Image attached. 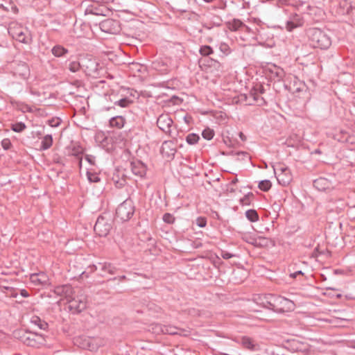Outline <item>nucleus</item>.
<instances>
[{"mask_svg":"<svg viewBox=\"0 0 355 355\" xmlns=\"http://www.w3.org/2000/svg\"><path fill=\"white\" fill-rule=\"evenodd\" d=\"M309 44L313 48L327 49L331 45L330 36L324 31L318 28H311L307 31Z\"/></svg>","mask_w":355,"mask_h":355,"instance_id":"obj_1","label":"nucleus"},{"mask_svg":"<svg viewBox=\"0 0 355 355\" xmlns=\"http://www.w3.org/2000/svg\"><path fill=\"white\" fill-rule=\"evenodd\" d=\"M14 337L19 340L24 345L32 347H39L45 342L42 334L34 333L24 329H18L14 331Z\"/></svg>","mask_w":355,"mask_h":355,"instance_id":"obj_2","label":"nucleus"},{"mask_svg":"<svg viewBox=\"0 0 355 355\" xmlns=\"http://www.w3.org/2000/svg\"><path fill=\"white\" fill-rule=\"evenodd\" d=\"M82 69L87 76L94 78H100L105 71V69L99 62L92 57H85L82 59Z\"/></svg>","mask_w":355,"mask_h":355,"instance_id":"obj_3","label":"nucleus"},{"mask_svg":"<svg viewBox=\"0 0 355 355\" xmlns=\"http://www.w3.org/2000/svg\"><path fill=\"white\" fill-rule=\"evenodd\" d=\"M135 211V207L133 201L130 198H128L118 206L116 216L122 222H126L133 216Z\"/></svg>","mask_w":355,"mask_h":355,"instance_id":"obj_4","label":"nucleus"},{"mask_svg":"<svg viewBox=\"0 0 355 355\" xmlns=\"http://www.w3.org/2000/svg\"><path fill=\"white\" fill-rule=\"evenodd\" d=\"M272 311L277 313L288 312L294 309L295 304L293 301L278 295H273Z\"/></svg>","mask_w":355,"mask_h":355,"instance_id":"obj_5","label":"nucleus"},{"mask_svg":"<svg viewBox=\"0 0 355 355\" xmlns=\"http://www.w3.org/2000/svg\"><path fill=\"white\" fill-rule=\"evenodd\" d=\"M8 31L9 35L15 40L24 44H28L30 40V35L27 33V31H24L21 25L17 22H11L9 24Z\"/></svg>","mask_w":355,"mask_h":355,"instance_id":"obj_6","label":"nucleus"},{"mask_svg":"<svg viewBox=\"0 0 355 355\" xmlns=\"http://www.w3.org/2000/svg\"><path fill=\"white\" fill-rule=\"evenodd\" d=\"M112 228V221L110 218L100 216L94 225V230L99 236H106Z\"/></svg>","mask_w":355,"mask_h":355,"instance_id":"obj_7","label":"nucleus"},{"mask_svg":"<svg viewBox=\"0 0 355 355\" xmlns=\"http://www.w3.org/2000/svg\"><path fill=\"white\" fill-rule=\"evenodd\" d=\"M69 309L73 313H78L83 311L87 307L86 299L83 296L73 298L72 297L67 300Z\"/></svg>","mask_w":355,"mask_h":355,"instance_id":"obj_8","label":"nucleus"},{"mask_svg":"<svg viewBox=\"0 0 355 355\" xmlns=\"http://www.w3.org/2000/svg\"><path fill=\"white\" fill-rule=\"evenodd\" d=\"M304 24V19L302 15L295 12L291 13L286 23V29L291 32L296 28L302 26Z\"/></svg>","mask_w":355,"mask_h":355,"instance_id":"obj_9","label":"nucleus"},{"mask_svg":"<svg viewBox=\"0 0 355 355\" xmlns=\"http://www.w3.org/2000/svg\"><path fill=\"white\" fill-rule=\"evenodd\" d=\"M173 123V120L168 114H161L157 120L158 128L171 137H172L171 128Z\"/></svg>","mask_w":355,"mask_h":355,"instance_id":"obj_10","label":"nucleus"},{"mask_svg":"<svg viewBox=\"0 0 355 355\" xmlns=\"http://www.w3.org/2000/svg\"><path fill=\"white\" fill-rule=\"evenodd\" d=\"M279 173L277 175L278 182L282 186H288L292 180V174L290 169L284 166H280L278 168Z\"/></svg>","mask_w":355,"mask_h":355,"instance_id":"obj_11","label":"nucleus"},{"mask_svg":"<svg viewBox=\"0 0 355 355\" xmlns=\"http://www.w3.org/2000/svg\"><path fill=\"white\" fill-rule=\"evenodd\" d=\"M99 26L102 31L107 33H116L119 29V21L112 19L102 21Z\"/></svg>","mask_w":355,"mask_h":355,"instance_id":"obj_12","label":"nucleus"},{"mask_svg":"<svg viewBox=\"0 0 355 355\" xmlns=\"http://www.w3.org/2000/svg\"><path fill=\"white\" fill-rule=\"evenodd\" d=\"M160 153L165 157L173 158L176 153L175 144L171 140L164 141L160 149Z\"/></svg>","mask_w":355,"mask_h":355,"instance_id":"obj_13","label":"nucleus"},{"mask_svg":"<svg viewBox=\"0 0 355 355\" xmlns=\"http://www.w3.org/2000/svg\"><path fill=\"white\" fill-rule=\"evenodd\" d=\"M53 292L57 295L64 297L67 300L71 298L73 293V288L69 284L55 286L53 289Z\"/></svg>","mask_w":355,"mask_h":355,"instance_id":"obj_14","label":"nucleus"},{"mask_svg":"<svg viewBox=\"0 0 355 355\" xmlns=\"http://www.w3.org/2000/svg\"><path fill=\"white\" fill-rule=\"evenodd\" d=\"M131 171L135 175L142 178L146 173V167L140 161L133 162L131 163Z\"/></svg>","mask_w":355,"mask_h":355,"instance_id":"obj_15","label":"nucleus"},{"mask_svg":"<svg viewBox=\"0 0 355 355\" xmlns=\"http://www.w3.org/2000/svg\"><path fill=\"white\" fill-rule=\"evenodd\" d=\"M31 282L35 286H44L48 282V277L44 273H34L30 276Z\"/></svg>","mask_w":355,"mask_h":355,"instance_id":"obj_16","label":"nucleus"},{"mask_svg":"<svg viewBox=\"0 0 355 355\" xmlns=\"http://www.w3.org/2000/svg\"><path fill=\"white\" fill-rule=\"evenodd\" d=\"M14 74L24 79L29 76L28 66L25 62H20L15 68Z\"/></svg>","mask_w":355,"mask_h":355,"instance_id":"obj_17","label":"nucleus"},{"mask_svg":"<svg viewBox=\"0 0 355 355\" xmlns=\"http://www.w3.org/2000/svg\"><path fill=\"white\" fill-rule=\"evenodd\" d=\"M227 28L231 31H241L245 28V24L239 19H233L226 23Z\"/></svg>","mask_w":355,"mask_h":355,"instance_id":"obj_18","label":"nucleus"},{"mask_svg":"<svg viewBox=\"0 0 355 355\" xmlns=\"http://www.w3.org/2000/svg\"><path fill=\"white\" fill-rule=\"evenodd\" d=\"M152 67L161 74H166L169 71V67L168 64L161 60H156L153 62Z\"/></svg>","mask_w":355,"mask_h":355,"instance_id":"obj_19","label":"nucleus"},{"mask_svg":"<svg viewBox=\"0 0 355 355\" xmlns=\"http://www.w3.org/2000/svg\"><path fill=\"white\" fill-rule=\"evenodd\" d=\"M253 22L254 24V31L257 36H259L261 39L266 35L265 31L267 29L266 26L259 19H254Z\"/></svg>","mask_w":355,"mask_h":355,"instance_id":"obj_20","label":"nucleus"},{"mask_svg":"<svg viewBox=\"0 0 355 355\" xmlns=\"http://www.w3.org/2000/svg\"><path fill=\"white\" fill-rule=\"evenodd\" d=\"M272 294H266L263 295L261 297H259V298L257 299V300H259V302H257V304H259L263 308L272 310Z\"/></svg>","mask_w":355,"mask_h":355,"instance_id":"obj_21","label":"nucleus"},{"mask_svg":"<svg viewBox=\"0 0 355 355\" xmlns=\"http://www.w3.org/2000/svg\"><path fill=\"white\" fill-rule=\"evenodd\" d=\"M30 322L42 330H46L49 327L48 323L46 321L42 320L37 315L31 316L30 318Z\"/></svg>","mask_w":355,"mask_h":355,"instance_id":"obj_22","label":"nucleus"},{"mask_svg":"<svg viewBox=\"0 0 355 355\" xmlns=\"http://www.w3.org/2000/svg\"><path fill=\"white\" fill-rule=\"evenodd\" d=\"M161 331L163 334L169 335H181L184 331L183 329L172 325H164L161 328Z\"/></svg>","mask_w":355,"mask_h":355,"instance_id":"obj_23","label":"nucleus"},{"mask_svg":"<svg viewBox=\"0 0 355 355\" xmlns=\"http://www.w3.org/2000/svg\"><path fill=\"white\" fill-rule=\"evenodd\" d=\"M125 119L122 116H116L110 119V125L112 128L121 129L124 126Z\"/></svg>","mask_w":355,"mask_h":355,"instance_id":"obj_24","label":"nucleus"},{"mask_svg":"<svg viewBox=\"0 0 355 355\" xmlns=\"http://www.w3.org/2000/svg\"><path fill=\"white\" fill-rule=\"evenodd\" d=\"M69 52L68 49L62 46V45H55L51 49L52 54L58 58L64 57Z\"/></svg>","mask_w":355,"mask_h":355,"instance_id":"obj_25","label":"nucleus"},{"mask_svg":"<svg viewBox=\"0 0 355 355\" xmlns=\"http://www.w3.org/2000/svg\"><path fill=\"white\" fill-rule=\"evenodd\" d=\"M241 344L242 345L250 350H255L256 349V344L254 340L248 336H243L241 338Z\"/></svg>","mask_w":355,"mask_h":355,"instance_id":"obj_26","label":"nucleus"},{"mask_svg":"<svg viewBox=\"0 0 355 355\" xmlns=\"http://www.w3.org/2000/svg\"><path fill=\"white\" fill-rule=\"evenodd\" d=\"M99 266H101V270L103 272H107L110 275H114L116 272L117 268L110 263H99Z\"/></svg>","mask_w":355,"mask_h":355,"instance_id":"obj_27","label":"nucleus"},{"mask_svg":"<svg viewBox=\"0 0 355 355\" xmlns=\"http://www.w3.org/2000/svg\"><path fill=\"white\" fill-rule=\"evenodd\" d=\"M269 245L274 246L275 241L266 237H258V243H257V248H266L268 247Z\"/></svg>","mask_w":355,"mask_h":355,"instance_id":"obj_28","label":"nucleus"},{"mask_svg":"<svg viewBox=\"0 0 355 355\" xmlns=\"http://www.w3.org/2000/svg\"><path fill=\"white\" fill-rule=\"evenodd\" d=\"M53 144V137L51 135H45L42 140L40 149L46 150L51 147Z\"/></svg>","mask_w":355,"mask_h":355,"instance_id":"obj_29","label":"nucleus"},{"mask_svg":"<svg viewBox=\"0 0 355 355\" xmlns=\"http://www.w3.org/2000/svg\"><path fill=\"white\" fill-rule=\"evenodd\" d=\"M313 186L318 190L322 191L325 190L328 186L329 182L325 178H320L313 181Z\"/></svg>","mask_w":355,"mask_h":355,"instance_id":"obj_30","label":"nucleus"},{"mask_svg":"<svg viewBox=\"0 0 355 355\" xmlns=\"http://www.w3.org/2000/svg\"><path fill=\"white\" fill-rule=\"evenodd\" d=\"M82 154H83V148L79 146H74L70 152L71 155L76 157L80 159V161H79L80 166H81V164H82V157H80V155Z\"/></svg>","mask_w":355,"mask_h":355,"instance_id":"obj_31","label":"nucleus"},{"mask_svg":"<svg viewBox=\"0 0 355 355\" xmlns=\"http://www.w3.org/2000/svg\"><path fill=\"white\" fill-rule=\"evenodd\" d=\"M246 218L251 222H256L259 220L257 211L254 209H249L245 212Z\"/></svg>","mask_w":355,"mask_h":355,"instance_id":"obj_32","label":"nucleus"},{"mask_svg":"<svg viewBox=\"0 0 355 355\" xmlns=\"http://www.w3.org/2000/svg\"><path fill=\"white\" fill-rule=\"evenodd\" d=\"M68 69L71 72H77L80 69H82V61L80 62L76 61L70 62Z\"/></svg>","mask_w":355,"mask_h":355,"instance_id":"obj_33","label":"nucleus"},{"mask_svg":"<svg viewBox=\"0 0 355 355\" xmlns=\"http://www.w3.org/2000/svg\"><path fill=\"white\" fill-rule=\"evenodd\" d=\"M259 189L263 191H268L272 187V183L268 180H261L259 183Z\"/></svg>","mask_w":355,"mask_h":355,"instance_id":"obj_34","label":"nucleus"},{"mask_svg":"<svg viewBox=\"0 0 355 355\" xmlns=\"http://www.w3.org/2000/svg\"><path fill=\"white\" fill-rule=\"evenodd\" d=\"M26 128V126L23 122H17L11 125V130L15 132H21Z\"/></svg>","mask_w":355,"mask_h":355,"instance_id":"obj_35","label":"nucleus"},{"mask_svg":"<svg viewBox=\"0 0 355 355\" xmlns=\"http://www.w3.org/2000/svg\"><path fill=\"white\" fill-rule=\"evenodd\" d=\"M199 139L200 137L195 133H190L186 137L187 142L190 145L196 144Z\"/></svg>","mask_w":355,"mask_h":355,"instance_id":"obj_36","label":"nucleus"},{"mask_svg":"<svg viewBox=\"0 0 355 355\" xmlns=\"http://www.w3.org/2000/svg\"><path fill=\"white\" fill-rule=\"evenodd\" d=\"M199 52L202 56H208L212 54L214 51L210 46L204 45L200 48Z\"/></svg>","mask_w":355,"mask_h":355,"instance_id":"obj_37","label":"nucleus"},{"mask_svg":"<svg viewBox=\"0 0 355 355\" xmlns=\"http://www.w3.org/2000/svg\"><path fill=\"white\" fill-rule=\"evenodd\" d=\"M132 103V101L130 99H129L128 98H121V99H120L119 101H115L114 102V105L120 106L121 107H127Z\"/></svg>","mask_w":355,"mask_h":355,"instance_id":"obj_38","label":"nucleus"},{"mask_svg":"<svg viewBox=\"0 0 355 355\" xmlns=\"http://www.w3.org/2000/svg\"><path fill=\"white\" fill-rule=\"evenodd\" d=\"M250 96L252 97L255 103L261 104L264 101L263 98L260 96L259 93L254 90H251L250 92Z\"/></svg>","mask_w":355,"mask_h":355,"instance_id":"obj_39","label":"nucleus"},{"mask_svg":"<svg viewBox=\"0 0 355 355\" xmlns=\"http://www.w3.org/2000/svg\"><path fill=\"white\" fill-rule=\"evenodd\" d=\"M272 73H274L275 76L279 79H282L284 76V72L282 69L277 67L276 66L273 67V69H270Z\"/></svg>","mask_w":355,"mask_h":355,"instance_id":"obj_40","label":"nucleus"},{"mask_svg":"<svg viewBox=\"0 0 355 355\" xmlns=\"http://www.w3.org/2000/svg\"><path fill=\"white\" fill-rule=\"evenodd\" d=\"M202 135L204 139L211 140L214 136V132L210 128H206L202 131Z\"/></svg>","mask_w":355,"mask_h":355,"instance_id":"obj_41","label":"nucleus"},{"mask_svg":"<svg viewBox=\"0 0 355 355\" xmlns=\"http://www.w3.org/2000/svg\"><path fill=\"white\" fill-rule=\"evenodd\" d=\"M254 195L252 193L249 192L246 194L243 198H242L240 200L241 204L242 205H249L250 204L251 200L253 198Z\"/></svg>","mask_w":355,"mask_h":355,"instance_id":"obj_42","label":"nucleus"},{"mask_svg":"<svg viewBox=\"0 0 355 355\" xmlns=\"http://www.w3.org/2000/svg\"><path fill=\"white\" fill-rule=\"evenodd\" d=\"M87 176L88 178V180L90 182H98L101 180V178H99L98 175L95 173H92L89 171L87 172Z\"/></svg>","mask_w":355,"mask_h":355,"instance_id":"obj_43","label":"nucleus"},{"mask_svg":"<svg viewBox=\"0 0 355 355\" xmlns=\"http://www.w3.org/2000/svg\"><path fill=\"white\" fill-rule=\"evenodd\" d=\"M162 219L164 223L168 224H173L175 220V218L170 213H165L163 215Z\"/></svg>","mask_w":355,"mask_h":355,"instance_id":"obj_44","label":"nucleus"},{"mask_svg":"<svg viewBox=\"0 0 355 355\" xmlns=\"http://www.w3.org/2000/svg\"><path fill=\"white\" fill-rule=\"evenodd\" d=\"M219 49L225 55H228L231 52L229 45L225 43H220L219 46Z\"/></svg>","mask_w":355,"mask_h":355,"instance_id":"obj_45","label":"nucleus"},{"mask_svg":"<svg viewBox=\"0 0 355 355\" xmlns=\"http://www.w3.org/2000/svg\"><path fill=\"white\" fill-rule=\"evenodd\" d=\"M1 287L2 288L7 290L8 292H10L9 295L11 297H17L18 293L15 288H13L12 287L5 286H1Z\"/></svg>","mask_w":355,"mask_h":355,"instance_id":"obj_46","label":"nucleus"},{"mask_svg":"<svg viewBox=\"0 0 355 355\" xmlns=\"http://www.w3.org/2000/svg\"><path fill=\"white\" fill-rule=\"evenodd\" d=\"M1 146L6 150L10 149L12 146L10 140L8 138L3 139L1 141Z\"/></svg>","mask_w":355,"mask_h":355,"instance_id":"obj_47","label":"nucleus"},{"mask_svg":"<svg viewBox=\"0 0 355 355\" xmlns=\"http://www.w3.org/2000/svg\"><path fill=\"white\" fill-rule=\"evenodd\" d=\"M196 225L200 227H205L207 225V219L204 217H198L196 220Z\"/></svg>","mask_w":355,"mask_h":355,"instance_id":"obj_48","label":"nucleus"},{"mask_svg":"<svg viewBox=\"0 0 355 355\" xmlns=\"http://www.w3.org/2000/svg\"><path fill=\"white\" fill-rule=\"evenodd\" d=\"M220 257L224 259H229L230 258L236 257V254L230 253L225 250H221L220 253Z\"/></svg>","mask_w":355,"mask_h":355,"instance_id":"obj_49","label":"nucleus"},{"mask_svg":"<svg viewBox=\"0 0 355 355\" xmlns=\"http://www.w3.org/2000/svg\"><path fill=\"white\" fill-rule=\"evenodd\" d=\"M252 89L254 90L255 92H257L259 94H263L264 92L263 87L261 85H260V84L256 85Z\"/></svg>","mask_w":355,"mask_h":355,"instance_id":"obj_50","label":"nucleus"},{"mask_svg":"<svg viewBox=\"0 0 355 355\" xmlns=\"http://www.w3.org/2000/svg\"><path fill=\"white\" fill-rule=\"evenodd\" d=\"M235 155H237L238 157L242 156V159H245V158H249L248 154L246 152L243 151H239L235 153Z\"/></svg>","mask_w":355,"mask_h":355,"instance_id":"obj_51","label":"nucleus"},{"mask_svg":"<svg viewBox=\"0 0 355 355\" xmlns=\"http://www.w3.org/2000/svg\"><path fill=\"white\" fill-rule=\"evenodd\" d=\"M242 32L247 33L256 34V33L254 31V28L252 29V28H250L249 26H248L247 25H245V28H243Z\"/></svg>","mask_w":355,"mask_h":355,"instance_id":"obj_52","label":"nucleus"},{"mask_svg":"<svg viewBox=\"0 0 355 355\" xmlns=\"http://www.w3.org/2000/svg\"><path fill=\"white\" fill-rule=\"evenodd\" d=\"M85 159L92 165H94L95 157L94 156L87 155L85 156Z\"/></svg>","mask_w":355,"mask_h":355,"instance_id":"obj_53","label":"nucleus"},{"mask_svg":"<svg viewBox=\"0 0 355 355\" xmlns=\"http://www.w3.org/2000/svg\"><path fill=\"white\" fill-rule=\"evenodd\" d=\"M115 279H119L120 282H123L127 279V277L125 275H121V276H119L117 277H114L113 279H110V280H115Z\"/></svg>","mask_w":355,"mask_h":355,"instance_id":"obj_54","label":"nucleus"},{"mask_svg":"<svg viewBox=\"0 0 355 355\" xmlns=\"http://www.w3.org/2000/svg\"><path fill=\"white\" fill-rule=\"evenodd\" d=\"M249 243L252 244L254 247H257V243H258V237L257 238H252L250 241H248Z\"/></svg>","mask_w":355,"mask_h":355,"instance_id":"obj_55","label":"nucleus"},{"mask_svg":"<svg viewBox=\"0 0 355 355\" xmlns=\"http://www.w3.org/2000/svg\"><path fill=\"white\" fill-rule=\"evenodd\" d=\"M20 295L24 297H28L29 296L28 292L25 289L20 290Z\"/></svg>","mask_w":355,"mask_h":355,"instance_id":"obj_56","label":"nucleus"},{"mask_svg":"<svg viewBox=\"0 0 355 355\" xmlns=\"http://www.w3.org/2000/svg\"><path fill=\"white\" fill-rule=\"evenodd\" d=\"M302 274H303L301 270H299L294 273L291 274V277H292L293 278H295L297 277V275H302Z\"/></svg>","mask_w":355,"mask_h":355,"instance_id":"obj_57","label":"nucleus"},{"mask_svg":"<svg viewBox=\"0 0 355 355\" xmlns=\"http://www.w3.org/2000/svg\"><path fill=\"white\" fill-rule=\"evenodd\" d=\"M239 135V137L241 138V139L242 141H245L246 140V137H245V135L242 132H240Z\"/></svg>","mask_w":355,"mask_h":355,"instance_id":"obj_58","label":"nucleus"},{"mask_svg":"<svg viewBox=\"0 0 355 355\" xmlns=\"http://www.w3.org/2000/svg\"><path fill=\"white\" fill-rule=\"evenodd\" d=\"M89 268H91L92 271H95L97 270V266L96 265L90 266Z\"/></svg>","mask_w":355,"mask_h":355,"instance_id":"obj_59","label":"nucleus"},{"mask_svg":"<svg viewBox=\"0 0 355 355\" xmlns=\"http://www.w3.org/2000/svg\"><path fill=\"white\" fill-rule=\"evenodd\" d=\"M206 3H211L212 1H214V0H203Z\"/></svg>","mask_w":355,"mask_h":355,"instance_id":"obj_60","label":"nucleus"},{"mask_svg":"<svg viewBox=\"0 0 355 355\" xmlns=\"http://www.w3.org/2000/svg\"><path fill=\"white\" fill-rule=\"evenodd\" d=\"M75 84L77 85V86H79L81 85V83L80 81H76Z\"/></svg>","mask_w":355,"mask_h":355,"instance_id":"obj_61","label":"nucleus"},{"mask_svg":"<svg viewBox=\"0 0 355 355\" xmlns=\"http://www.w3.org/2000/svg\"><path fill=\"white\" fill-rule=\"evenodd\" d=\"M236 182H237V179H236V180H233V181L232 182V183H235Z\"/></svg>","mask_w":355,"mask_h":355,"instance_id":"obj_62","label":"nucleus"},{"mask_svg":"<svg viewBox=\"0 0 355 355\" xmlns=\"http://www.w3.org/2000/svg\"><path fill=\"white\" fill-rule=\"evenodd\" d=\"M111 109V107H107L106 108V110H110Z\"/></svg>","mask_w":355,"mask_h":355,"instance_id":"obj_63","label":"nucleus"},{"mask_svg":"<svg viewBox=\"0 0 355 355\" xmlns=\"http://www.w3.org/2000/svg\"><path fill=\"white\" fill-rule=\"evenodd\" d=\"M4 293H6L7 295H9L10 292L6 293V291H4Z\"/></svg>","mask_w":355,"mask_h":355,"instance_id":"obj_64","label":"nucleus"}]
</instances>
